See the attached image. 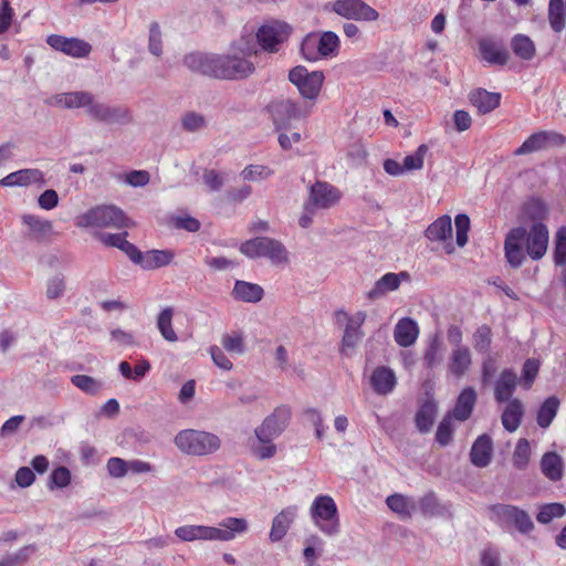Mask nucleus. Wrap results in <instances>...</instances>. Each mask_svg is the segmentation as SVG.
I'll return each instance as SVG.
<instances>
[{
	"label": "nucleus",
	"instance_id": "obj_1",
	"mask_svg": "<svg viewBox=\"0 0 566 566\" xmlns=\"http://www.w3.org/2000/svg\"><path fill=\"white\" fill-rule=\"evenodd\" d=\"M548 228L542 222H535L530 231L524 227L512 228L504 240V256L513 269L522 266L526 254L538 261L544 258L548 248Z\"/></svg>",
	"mask_w": 566,
	"mask_h": 566
},
{
	"label": "nucleus",
	"instance_id": "obj_2",
	"mask_svg": "<svg viewBox=\"0 0 566 566\" xmlns=\"http://www.w3.org/2000/svg\"><path fill=\"white\" fill-rule=\"evenodd\" d=\"M184 63L192 72L221 80H241L255 70L252 62L238 55H209L196 52L186 55Z\"/></svg>",
	"mask_w": 566,
	"mask_h": 566
},
{
	"label": "nucleus",
	"instance_id": "obj_3",
	"mask_svg": "<svg viewBox=\"0 0 566 566\" xmlns=\"http://www.w3.org/2000/svg\"><path fill=\"white\" fill-rule=\"evenodd\" d=\"M290 420L291 409L287 406H280L265 417L254 429L256 441L251 446L252 455L261 461L274 458L277 447L273 441L286 430Z\"/></svg>",
	"mask_w": 566,
	"mask_h": 566
},
{
	"label": "nucleus",
	"instance_id": "obj_4",
	"mask_svg": "<svg viewBox=\"0 0 566 566\" xmlns=\"http://www.w3.org/2000/svg\"><path fill=\"white\" fill-rule=\"evenodd\" d=\"M248 530V522L244 518L227 517L222 520L219 527L205 525H185L175 530V535L185 542L220 541L229 542L237 534H242Z\"/></svg>",
	"mask_w": 566,
	"mask_h": 566
},
{
	"label": "nucleus",
	"instance_id": "obj_5",
	"mask_svg": "<svg viewBox=\"0 0 566 566\" xmlns=\"http://www.w3.org/2000/svg\"><path fill=\"white\" fill-rule=\"evenodd\" d=\"M174 442L181 453L193 457L210 455L221 448V440L217 434L196 429L179 431Z\"/></svg>",
	"mask_w": 566,
	"mask_h": 566
},
{
	"label": "nucleus",
	"instance_id": "obj_6",
	"mask_svg": "<svg viewBox=\"0 0 566 566\" xmlns=\"http://www.w3.org/2000/svg\"><path fill=\"white\" fill-rule=\"evenodd\" d=\"M75 224L80 228L125 229L133 223L122 209L115 206H97L78 216Z\"/></svg>",
	"mask_w": 566,
	"mask_h": 566
},
{
	"label": "nucleus",
	"instance_id": "obj_7",
	"mask_svg": "<svg viewBox=\"0 0 566 566\" xmlns=\"http://www.w3.org/2000/svg\"><path fill=\"white\" fill-rule=\"evenodd\" d=\"M338 49L339 38L333 31L311 32L301 43V54L308 62L332 57L337 54Z\"/></svg>",
	"mask_w": 566,
	"mask_h": 566
},
{
	"label": "nucleus",
	"instance_id": "obj_8",
	"mask_svg": "<svg viewBox=\"0 0 566 566\" xmlns=\"http://www.w3.org/2000/svg\"><path fill=\"white\" fill-rule=\"evenodd\" d=\"M240 251L251 259L266 258L274 265L289 262V252L283 243L268 237H258L243 242Z\"/></svg>",
	"mask_w": 566,
	"mask_h": 566
},
{
	"label": "nucleus",
	"instance_id": "obj_9",
	"mask_svg": "<svg viewBox=\"0 0 566 566\" xmlns=\"http://www.w3.org/2000/svg\"><path fill=\"white\" fill-rule=\"evenodd\" d=\"M314 524L327 536H335L340 531L338 510L329 495H318L311 506Z\"/></svg>",
	"mask_w": 566,
	"mask_h": 566
},
{
	"label": "nucleus",
	"instance_id": "obj_10",
	"mask_svg": "<svg viewBox=\"0 0 566 566\" xmlns=\"http://www.w3.org/2000/svg\"><path fill=\"white\" fill-rule=\"evenodd\" d=\"M289 80L304 99L314 104L323 88L325 75L323 71L310 72L305 66L297 65L290 70Z\"/></svg>",
	"mask_w": 566,
	"mask_h": 566
},
{
	"label": "nucleus",
	"instance_id": "obj_11",
	"mask_svg": "<svg viewBox=\"0 0 566 566\" xmlns=\"http://www.w3.org/2000/svg\"><path fill=\"white\" fill-rule=\"evenodd\" d=\"M489 510L491 518L501 527L514 526L522 534H528L535 527L528 513L515 505L499 503Z\"/></svg>",
	"mask_w": 566,
	"mask_h": 566
},
{
	"label": "nucleus",
	"instance_id": "obj_12",
	"mask_svg": "<svg viewBox=\"0 0 566 566\" xmlns=\"http://www.w3.org/2000/svg\"><path fill=\"white\" fill-rule=\"evenodd\" d=\"M292 28L281 20H268L256 31V40L260 46L270 53L280 51L281 45L287 41Z\"/></svg>",
	"mask_w": 566,
	"mask_h": 566
},
{
	"label": "nucleus",
	"instance_id": "obj_13",
	"mask_svg": "<svg viewBox=\"0 0 566 566\" xmlns=\"http://www.w3.org/2000/svg\"><path fill=\"white\" fill-rule=\"evenodd\" d=\"M335 316L338 322L342 319L347 321L342 337L340 353L345 356H352L353 350L365 335L361 326L366 321L367 314L363 311H358L353 315H348L345 311L339 310L335 313Z\"/></svg>",
	"mask_w": 566,
	"mask_h": 566
},
{
	"label": "nucleus",
	"instance_id": "obj_14",
	"mask_svg": "<svg viewBox=\"0 0 566 566\" xmlns=\"http://www.w3.org/2000/svg\"><path fill=\"white\" fill-rule=\"evenodd\" d=\"M269 108L276 130H289L292 119L307 117L311 113L310 106L302 105L290 98L274 102Z\"/></svg>",
	"mask_w": 566,
	"mask_h": 566
},
{
	"label": "nucleus",
	"instance_id": "obj_15",
	"mask_svg": "<svg viewBox=\"0 0 566 566\" xmlns=\"http://www.w3.org/2000/svg\"><path fill=\"white\" fill-rule=\"evenodd\" d=\"M332 10L347 20L371 22L379 18L378 11L363 0H335Z\"/></svg>",
	"mask_w": 566,
	"mask_h": 566
},
{
	"label": "nucleus",
	"instance_id": "obj_16",
	"mask_svg": "<svg viewBox=\"0 0 566 566\" xmlns=\"http://www.w3.org/2000/svg\"><path fill=\"white\" fill-rule=\"evenodd\" d=\"M340 199V191L326 181H316L310 189V199L305 207L312 213L314 208L327 209Z\"/></svg>",
	"mask_w": 566,
	"mask_h": 566
},
{
	"label": "nucleus",
	"instance_id": "obj_17",
	"mask_svg": "<svg viewBox=\"0 0 566 566\" xmlns=\"http://www.w3.org/2000/svg\"><path fill=\"white\" fill-rule=\"evenodd\" d=\"M566 137L557 132L541 130L532 134L523 144L514 150L515 156L531 154L548 146H563Z\"/></svg>",
	"mask_w": 566,
	"mask_h": 566
},
{
	"label": "nucleus",
	"instance_id": "obj_18",
	"mask_svg": "<svg viewBox=\"0 0 566 566\" xmlns=\"http://www.w3.org/2000/svg\"><path fill=\"white\" fill-rule=\"evenodd\" d=\"M46 43L55 51L65 55L81 59L86 57L92 51V45L77 38H66L60 34H51L46 38Z\"/></svg>",
	"mask_w": 566,
	"mask_h": 566
},
{
	"label": "nucleus",
	"instance_id": "obj_19",
	"mask_svg": "<svg viewBox=\"0 0 566 566\" xmlns=\"http://www.w3.org/2000/svg\"><path fill=\"white\" fill-rule=\"evenodd\" d=\"M424 235L431 242H442L447 254L454 252L450 216L443 214L430 223L424 231Z\"/></svg>",
	"mask_w": 566,
	"mask_h": 566
},
{
	"label": "nucleus",
	"instance_id": "obj_20",
	"mask_svg": "<svg viewBox=\"0 0 566 566\" xmlns=\"http://www.w3.org/2000/svg\"><path fill=\"white\" fill-rule=\"evenodd\" d=\"M438 406L429 391L418 401V410L415 415V423L419 432L428 433L434 423Z\"/></svg>",
	"mask_w": 566,
	"mask_h": 566
},
{
	"label": "nucleus",
	"instance_id": "obj_21",
	"mask_svg": "<svg viewBox=\"0 0 566 566\" xmlns=\"http://www.w3.org/2000/svg\"><path fill=\"white\" fill-rule=\"evenodd\" d=\"M479 51L482 60L492 65H505L509 61V52L503 43L491 38L480 39Z\"/></svg>",
	"mask_w": 566,
	"mask_h": 566
},
{
	"label": "nucleus",
	"instance_id": "obj_22",
	"mask_svg": "<svg viewBox=\"0 0 566 566\" xmlns=\"http://www.w3.org/2000/svg\"><path fill=\"white\" fill-rule=\"evenodd\" d=\"M88 115L99 122L113 124V123H126L129 120V113L124 107H109L105 104L92 102L87 108Z\"/></svg>",
	"mask_w": 566,
	"mask_h": 566
},
{
	"label": "nucleus",
	"instance_id": "obj_23",
	"mask_svg": "<svg viewBox=\"0 0 566 566\" xmlns=\"http://www.w3.org/2000/svg\"><path fill=\"white\" fill-rule=\"evenodd\" d=\"M32 184L44 185V174L36 168L20 169L7 175L0 180V185L4 187H25Z\"/></svg>",
	"mask_w": 566,
	"mask_h": 566
},
{
	"label": "nucleus",
	"instance_id": "obj_24",
	"mask_svg": "<svg viewBox=\"0 0 566 566\" xmlns=\"http://www.w3.org/2000/svg\"><path fill=\"white\" fill-rule=\"evenodd\" d=\"M297 514V506H287L283 509L272 521L270 539L272 542L281 541L287 533L291 524Z\"/></svg>",
	"mask_w": 566,
	"mask_h": 566
},
{
	"label": "nucleus",
	"instance_id": "obj_25",
	"mask_svg": "<svg viewBox=\"0 0 566 566\" xmlns=\"http://www.w3.org/2000/svg\"><path fill=\"white\" fill-rule=\"evenodd\" d=\"M493 443L488 434H481L474 441L470 451V461L478 468H485L492 458Z\"/></svg>",
	"mask_w": 566,
	"mask_h": 566
},
{
	"label": "nucleus",
	"instance_id": "obj_26",
	"mask_svg": "<svg viewBox=\"0 0 566 566\" xmlns=\"http://www.w3.org/2000/svg\"><path fill=\"white\" fill-rule=\"evenodd\" d=\"M469 101L476 107L480 114H488L499 107L501 94L491 93L484 88H476L469 94Z\"/></svg>",
	"mask_w": 566,
	"mask_h": 566
},
{
	"label": "nucleus",
	"instance_id": "obj_27",
	"mask_svg": "<svg viewBox=\"0 0 566 566\" xmlns=\"http://www.w3.org/2000/svg\"><path fill=\"white\" fill-rule=\"evenodd\" d=\"M418 335V325L409 317L399 319L395 326L394 337L396 343L401 347L411 346L416 342Z\"/></svg>",
	"mask_w": 566,
	"mask_h": 566
},
{
	"label": "nucleus",
	"instance_id": "obj_28",
	"mask_svg": "<svg viewBox=\"0 0 566 566\" xmlns=\"http://www.w3.org/2000/svg\"><path fill=\"white\" fill-rule=\"evenodd\" d=\"M408 277L406 272L400 273H386L376 283L375 286L368 292L369 298H377L388 292L396 291L401 283V279Z\"/></svg>",
	"mask_w": 566,
	"mask_h": 566
},
{
	"label": "nucleus",
	"instance_id": "obj_29",
	"mask_svg": "<svg viewBox=\"0 0 566 566\" xmlns=\"http://www.w3.org/2000/svg\"><path fill=\"white\" fill-rule=\"evenodd\" d=\"M524 406L518 399H512L502 412V424L509 432H514L521 426Z\"/></svg>",
	"mask_w": 566,
	"mask_h": 566
},
{
	"label": "nucleus",
	"instance_id": "obj_30",
	"mask_svg": "<svg viewBox=\"0 0 566 566\" xmlns=\"http://www.w3.org/2000/svg\"><path fill=\"white\" fill-rule=\"evenodd\" d=\"M232 295L235 300L247 303H256L262 300L264 291L259 284L237 281L232 290Z\"/></svg>",
	"mask_w": 566,
	"mask_h": 566
},
{
	"label": "nucleus",
	"instance_id": "obj_31",
	"mask_svg": "<svg viewBox=\"0 0 566 566\" xmlns=\"http://www.w3.org/2000/svg\"><path fill=\"white\" fill-rule=\"evenodd\" d=\"M471 353L468 347L459 346L452 350L449 370L455 377H461L471 366Z\"/></svg>",
	"mask_w": 566,
	"mask_h": 566
},
{
	"label": "nucleus",
	"instance_id": "obj_32",
	"mask_svg": "<svg viewBox=\"0 0 566 566\" xmlns=\"http://www.w3.org/2000/svg\"><path fill=\"white\" fill-rule=\"evenodd\" d=\"M543 474L551 481H559L563 478V460L556 452H547L541 460Z\"/></svg>",
	"mask_w": 566,
	"mask_h": 566
},
{
	"label": "nucleus",
	"instance_id": "obj_33",
	"mask_svg": "<svg viewBox=\"0 0 566 566\" xmlns=\"http://www.w3.org/2000/svg\"><path fill=\"white\" fill-rule=\"evenodd\" d=\"M547 18L552 30L560 33L565 29L566 0H549Z\"/></svg>",
	"mask_w": 566,
	"mask_h": 566
},
{
	"label": "nucleus",
	"instance_id": "obj_34",
	"mask_svg": "<svg viewBox=\"0 0 566 566\" xmlns=\"http://www.w3.org/2000/svg\"><path fill=\"white\" fill-rule=\"evenodd\" d=\"M174 313V308L167 306L158 313L156 322L161 337L169 343H176L178 340V335L172 327Z\"/></svg>",
	"mask_w": 566,
	"mask_h": 566
},
{
	"label": "nucleus",
	"instance_id": "obj_35",
	"mask_svg": "<svg viewBox=\"0 0 566 566\" xmlns=\"http://www.w3.org/2000/svg\"><path fill=\"white\" fill-rule=\"evenodd\" d=\"M386 503L392 512L402 518L411 517L416 510V504L410 497L398 493L389 495L386 499Z\"/></svg>",
	"mask_w": 566,
	"mask_h": 566
},
{
	"label": "nucleus",
	"instance_id": "obj_36",
	"mask_svg": "<svg viewBox=\"0 0 566 566\" xmlns=\"http://www.w3.org/2000/svg\"><path fill=\"white\" fill-rule=\"evenodd\" d=\"M560 401L556 396L548 397L539 407L537 411V424L546 429L551 426L557 415Z\"/></svg>",
	"mask_w": 566,
	"mask_h": 566
},
{
	"label": "nucleus",
	"instance_id": "obj_37",
	"mask_svg": "<svg viewBox=\"0 0 566 566\" xmlns=\"http://www.w3.org/2000/svg\"><path fill=\"white\" fill-rule=\"evenodd\" d=\"M513 53L525 61L532 60L536 54V48L532 39L525 34H516L511 40Z\"/></svg>",
	"mask_w": 566,
	"mask_h": 566
},
{
	"label": "nucleus",
	"instance_id": "obj_38",
	"mask_svg": "<svg viewBox=\"0 0 566 566\" xmlns=\"http://www.w3.org/2000/svg\"><path fill=\"white\" fill-rule=\"evenodd\" d=\"M22 222L29 227L32 237L35 240H42L49 237L52 232V222L49 220H43L35 214H24L22 217Z\"/></svg>",
	"mask_w": 566,
	"mask_h": 566
},
{
	"label": "nucleus",
	"instance_id": "obj_39",
	"mask_svg": "<svg viewBox=\"0 0 566 566\" xmlns=\"http://www.w3.org/2000/svg\"><path fill=\"white\" fill-rule=\"evenodd\" d=\"M475 400V391H461L452 411V417L460 421H465L469 419L472 413Z\"/></svg>",
	"mask_w": 566,
	"mask_h": 566
},
{
	"label": "nucleus",
	"instance_id": "obj_40",
	"mask_svg": "<svg viewBox=\"0 0 566 566\" xmlns=\"http://www.w3.org/2000/svg\"><path fill=\"white\" fill-rule=\"evenodd\" d=\"M56 103L62 104L66 108H78L92 104L94 97L87 92H70L55 96Z\"/></svg>",
	"mask_w": 566,
	"mask_h": 566
},
{
	"label": "nucleus",
	"instance_id": "obj_41",
	"mask_svg": "<svg viewBox=\"0 0 566 566\" xmlns=\"http://www.w3.org/2000/svg\"><path fill=\"white\" fill-rule=\"evenodd\" d=\"M373 389H392L396 385V375L386 366L376 367L370 376Z\"/></svg>",
	"mask_w": 566,
	"mask_h": 566
},
{
	"label": "nucleus",
	"instance_id": "obj_42",
	"mask_svg": "<svg viewBox=\"0 0 566 566\" xmlns=\"http://www.w3.org/2000/svg\"><path fill=\"white\" fill-rule=\"evenodd\" d=\"M174 259V253L168 250H151L144 254L142 266L145 269H158L168 265Z\"/></svg>",
	"mask_w": 566,
	"mask_h": 566
},
{
	"label": "nucleus",
	"instance_id": "obj_43",
	"mask_svg": "<svg viewBox=\"0 0 566 566\" xmlns=\"http://www.w3.org/2000/svg\"><path fill=\"white\" fill-rule=\"evenodd\" d=\"M566 514V507L562 503H547L539 507L536 520L541 524H548L554 518L563 517Z\"/></svg>",
	"mask_w": 566,
	"mask_h": 566
},
{
	"label": "nucleus",
	"instance_id": "obj_44",
	"mask_svg": "<svg viewBox=\"0 0 566 566\" xmlns=\"http://www.w3.org/2000/svg\"><path fill=\"white\" fill-rule=\"evenodd\" d=\"M523 211L533 221H541L547 216V207L545 202L532 197L524 202Z\"/></svg>",
	"mask_w": 566,
	"mask_h": 566
},
{
	"label": "nucleus",
	"instance_id": "obj_45",
	"mask_svg": "<svg viewBox=\"0 0 566 566\" xmlns=\"http://www.w3.org/2000/svg\"><path fill=\"white\" fill-rule=\"evenodd\" d=\"M492 345V329L483 324L473 333V347L479 353H486Z\"/></svg>",
	"mask_w": 566,
	"mask_h": 566
},
{
	"label": "nucleus",
	"instance_id": "obj_46",
	"mask_svg": "<svg viewBox=\"0 0 566 566\" xmlns=\"http://www.w3.org/2000/svg\"><path fill=\"white\" fill-rule=\"evenodd\" d=\"M554 263L557 266L566 264V226L559 228L555 234Z\"/></svg>",
	"mask_w": 566,
	"mask_h": 566
},
{
	"label": "nucleus",
	"instance_id": "obj_47",
	"mask_svg": "<svg viewBox=\"0 0 566 566\" xmlns=\"http://www.w3.org/2000/svg\"><path fill=\"white\" fill-rule=\"evenodd\" d=\"M531 447L526 439H520L513 453V464L518 470H524L530 461Z\"/></svg>",
	"mask_w": 566,
	"mask_h": 566
},
{
	"label": "nucleus",
	"instance_id": "obj_48",
	"mask_svg": "<svg viewBox=\"0 0 566 566\" xmlns=\"http://www.w3.org/2000/svg\"><path fill=\"white\" fill-rule=\"evenodd\" d=\"M35 552L34 545H27L17 553L7 555L0 560V566H19L24 564Z\"/></svg>",
	"mask_w": 566,
	"mask_h": 566
},
{
	"label": "nucleus",
	"instance_id": "obj_49",
	"mask_svg": "<svg viewBox=\"0 0 566 566\" xmlns=\"http://www.w3.org/2000/svg\"><path fill=\"white\" fill-rule=\"evenodd\" d=\"M427 153L428 146L426 144H421L415 154L406 156L402 164L405 172L421 169L423 167L424 156Z\"/></svg>",
	"mask_w": 566,
	"mask_h": 566
},
{
	"label": "nucleus",
	"instance_id": "obj_50",
	"mask_svg": "<svg viewBox=\"0 0 566 566\" xmlns=\"http://www.w3.org/2000/svg\"><path fill=\"white\" fill-rule=\"evenodd\" d=\"M71 472L66 467L60 465L52 471L49 478L48 486L53 490L55 488L62 489L70 484Z\"/></svg>",
	"mask_w": 566,
	"mask_h": 566
},
{
	"label": "nucleus",
	"instance_id": "obj_51",
	"mask_svg": "<svg viewBox=\"0 0 566 566\" xmlns=\"http://www.w3.org/2000/svg\"><path fill=\"white\" fill-rule=\"evenodd\" d=\"M453 428L451 416L447 415L439 423L436 432V441L441 446L446 447L452 441Z\"/></svg>",
	"mask_w": 566,
	"mask_h": 566
},
{
	"label": "nucleus",
	"instance_id": "obj_52",
	"mask_svg": "<svg viewBox=\"0 0 566 566\" xmlns=\"http://www.w3.org/2000/svg\"><path fill=\"white\" fill-rule=\"evenodd\" d=\"M539 371V360L535 358H528L525 360L522 368L521 382L525 387H531L536 379Z\"/></svg>",
	"mask_w": 566,
	"mask_h": 566
},
{
	"label": "nucleus",
	"instance_id": "obj_53",
	"mask_svg": "<svg viewBox=\"0 0 566 566\" xmlns=\"http://www.w3.org/2000/svg\"><path fill=\"white\" fill-rule=\"evenodd\" d=\"M148 50L156 56L163 54V36L158 22H153L149 27Z\"/></svg>",
	"mask_w": 566,
	"mask_h": 566
},
{
	"label": "nucleus",
	"instance_id": "obj_54",
	"mask_svg": "<svg viewBox=\"0 0 566 566\" xmlns=\"http://www.w3.org/2000/svg\"><path fill=\"white\" fill-rule=\"evenodd\" d=\"M221 345L229 353L242 354L244 352V342L240 333L224 334Z\"/></svg>",
	"mask_w": 566,
	"mask_h": 566
},
{
	"label": "nucleus",
	"instance_id": "obj_55",
	"mask_svg": "<svg viewBox=\"0 0 566 566\" xmlns=\"http://www.w3.org/2000/svg\"><path fill=\"white\" fill-rule=\"evenodd\" d=\"M272 174L273 170H271L268 166L249 165L242 170L241 176L244 180H261L268 179L270 176H272Z\"/></svg>",
	"mask_w": 566,
	"mask_h": 566
},
{
	"label": "nucleus",
	"instance_id": "obj_56",
	"mask_svg": "<svg viewBox=\"0 0 566 566\" xmlns=\"http://www.w3.org/2000/svg\"><path fill=\"white\" fill-rule=\"evenodd\" d=\"M455 230H457V244L459 247H464L468 242V232L470 230V218L460 213L455 216L454 219Z\"/></svg>",
	"mask_w": 566,
	"mask_h": 566
},
{
	"label": "nucleus",
	"instance_id": "obj_57",
	"mask_svg": "<svg viewBox=\"0 0 566 566\" xmlns=\"http://www.w3.org/2000/svg\"><path fill=\"white\" fill-rule=\"evenodd\" d=\"M439 503L434 493L430 492L419 501V509L423 515L432 516L438 513Z\"/></svg>",
	"mask_w": 566,
	"mask_h": 566
},
{
	"label": "nucleus",
	"instance_id": "obj_58",
	"mask_svg": "<svg viewBox=\"0 0 566 566\" xmlns=\"http://www.w3.org/2000/svg\"><path fill=\"white\" fill-rule=\"evenodd\" d=\"M14 11L8 0H3L0 7V34L9 30L12 24Z\"/></svg>",
	"mask_w": 566,
	"mask_h": 566
},
{
	"label": "nucleus",
	"instance_id": "obj_59",
	"mask_svg": "<svg viewBox=\"0 0 566 566\" xmlns=\"http://www.w3.org/2000/svg\"><path fill=\"white\" fill-rule=\"evenodd\" d=\"M209 353L213 363L223 370H230L232 368L231 360L227 357L223 350L217 345H212L209 347Z\"/></svg>",
	"mask_w": 566,
	"mask_h": 566
},
{
	"label": "nucleus",
	"instance_id": "obj_60",
	"mask_svg": "<svg viewBox=\"0 0 566 566\" xmlns=\"http://www.w3.org/2000/svg\"><path fill=\"white\" fill-rule=\"evenodd\" d=\"M106 467L109 475L113 478H123L128 471L127 462L120 458H111Z\"/></svg>",
	"mask_w": 566,
	"mask_h": 566
},
{
	"label": "nucleus",
	"instance_id": "obj_61",
	"mask_svg": "<svg viewBox=\"0 0 566 566\" xmlns=\"http://www.w3.org/2000/svg\"><path fill=\"white\" fill-rule=\"evenodd\" d=\"M127 235L128 233L126 231L120 233H101L98 234V239L107 247H115L122 250L124 242L127 240Z\"/></svg>",
	"mask_w": 566,
	"mask_h": 566
},
{
	"label": "nucleus",
	"instance_id": "obj_62",
	"mask_svg": "<svg viewBox=\"0 0 566 566\" xmlns=\"http://www.w3.org/2000/svg\"><path fill=\"white\" fill-rule=\"evenodd\" d=\"M517 376L512 369H504L496 382L495 389H515Z\"/></svg>",
	"mask_w": 566,
	"mask_h": 566
},
{
	"label": "nucleus",
	"instance_id": "obj_63",
	"mask_svg": "<svg viewBox=\"0 0 566 566\" xmlns=\"http://www.w3.org/2000/svg\"><path fill=\"white\" fill-rule=\"evenodd\" d=\"M39 206L44 210H51L59 203L57 192L53 189H48L42 192L38 199Z\"/></svg>",
	"mask_w": 566,
	"mask_h": 566
},
{
	"label": "nucleus",
	"instance_id": "obj_64",
	"mask_svg": "<svg viewBox=\"0 0 566 566\" xmlns=\"http://www.w3.org/2000/svg\"><path fill=\"white\" fill-rule=\"evenodd\" d=\"M14 479L20 488H28L34 482L35 474L32 469L28 467H21L15 472Z\"/></svg>",
	"mask_w": 566,
	"mask_h": 566
}]
</instances>
